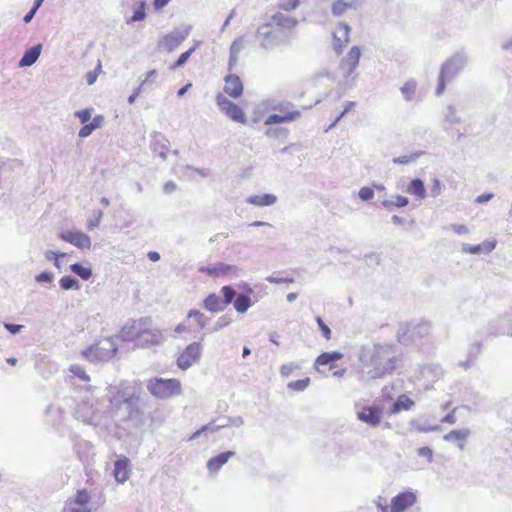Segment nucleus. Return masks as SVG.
I'll return each mask as SVG.
<instances>
[{
  "instance_id": "5fc2aeb1",
  "label": "nucleus",
  "mask_w": 512,
  "mask_h": 512,
  "mask_svg": "<svg viewBox=\"0 0 512 512\" xmlns=\"http://www.w3.org/2000/svg\"><path fill=\"white\" fill-rule=\"evenodd\" d=\"M420 154L421 153H414L411 155L399 156V157L394 158L393 162L396 164H408L410 162L415 161L419 157Z\"/></svg>"
},
{
  "instance_id": "b1692460",
  "label": "nucleus",
  "mask_w": 512,
  "mask_h": 512,
  "mask_svg": "<svg viewBox=\"0 0 512 512\" xmlns=\"http://www.w3.org/2000/svg\"><path fill=\"white\" fill-rule=\"evenodd\" d=\"M235 456L234 451L222 452L219 455L212 457L207 462V468L211 473H217L220 468L228 462V460Z\"/></svg>"
},
{
  "instance_id": "de8ad7c7",
  "label": "nucleus",
  "mask_w": 512,
  "mask_h": 512,
  "mask_svg": "<svg viewBox=\"0 0 512 512\" xmlns=\"http://www.w3.org/2000/svg\"><path fill=\"white\" fill-rule=\"evenodd\" d=\"M35 281L43 285H51L54 282V274L49 271H44L35 276Z\"/></svg>"
},
{
  "instance_id": "680f3d73",
  "label": "nucleus",
  "mask_w": 512,
  "mask_h": 512,
  "mask_svg": "<svg viewBox=\"0 0 512 512\" xmlns=\"http://www.w3.org/2000/svg\"><path fill=\"white\" fill-rule=\"evenodd\" d=\"M316 322L319 326V329L321 330L323 336L329 340L331 338V330L330 328L323 322L321 317L316 318Z\"/></svg>"
},
{
  "instance_id": "2eb2a0df",
  "label": "nucleus",
  "mask_w": 512,
  "mask_h": 512,
  "mask_svg": "<svg viewBox=\"0 0 512 512\" xmlns=\"http://www.w3.org/2000/svg\"><path fill=\"white\" fill-rule=\"evenodd\" d=\"M269 21L284 34H286V31L293 30L299 23L297 18L285 15L280 11L274 13Z\"/></svg>"
},
{
  "instance_id": "09e8293b",
  "label": "nucleus",
  "mask_w": 512,
  "mask_h": 512,
  "mask_svg": "<svg viewBox=\"0 0 512 512\" xmlns=\"http://www.w3.org/2000/svg\"><path fill=\"white\" fill-rule=\"evenodd\" d=\"M301 366L295 362H290V363H287V364H283L281 367H280V375L282 377H288L292 374V372L294 370H297V369H300Z\"/></svg>"
},
{
  "instance_id": "1a4fd4ad",
  "label": "nucleus",
  "mask_w": 512,
  "mask_h": 512,
  "mask_svg": "<svg viewBox=\"0 0 512 512\" xmlns=\"http://www.w3.org/2000/svg\"><path fill=\"white\" fill-rule=\"evenodd\" d=\"M216 103L220 110L234 122L245 124L247 121L244 111L222 94L216 97Z\"/></svg>"
},
{
  "instance_id": "bb28decb",
  "label": "nucleus",
  "mask_w": 512,
  "mask_h": 512,
  "mask_svg": "<svg viewBox=\"0 0 512 512\" xmlns=\"http://www.w3.org/2000/svg\"><path fill=\"white\" fill-rule=\"evenodd\" d=\"M235 269H236V267H234L232 265L225 264V263H217L212 267L201 266L199 268V271L206 273L212 277H219L221 275H227L230 271L235 270Z\"/></svg>"
},
{
  "instance_id": "e433bc0d",
  "label": "nucleus",
  "mask_w": 512,
  "mask_h": 512,
  "mask_svg": "<svg viewBox=\"0 0 512 512\" xmlns=\"http://www.w3.org/2000/svg\"><path fill=\"white\" fill-rule=\"evenodd\" d=\"M417 83L414 80L407 81L401 88V94L406 101H412L416 94Z\"/></svg>"
},
{
  "instance_id": "aec40b11",
  "label": "nucleus",
  "mask_w": 512,
  "mask_h": 512,
  "mask_svg": "<svg viewBox=\"0 0 512 512\" xmlns=\"http://www.w3.org/2000/svg\"><path fill=\"white\" fill-rule=\"evenodd\" d=\"M362 4V0H336L331 5V13L340 17L349 10H356Z\"/></svg>"
},
{
  "instance_id": "052dcab7",
  "label": "nucleus",
  "mask_w": 512,
  "mask_h": 512,
  "mask_svg": "<svg viewBox=\"0 0 512 512\" xmlns=\"http://www.w3.org/2000/svg\"><path fill=\"white\" fill-rule=\"evenodd\" d=\"M359 197L363 201H368L374 197V191L370 187H362L359 190Z\"/></svg>"
},
{
  "instance_id": "37998d69",
  "label": "nucleus",
  "mask_w": 512,
  "mask_h": 512,
  "mask_svg": "<svg viewBox=\"0 0 512 512\" xmlns=\"http://www.w3.org/2000/svg\"><path fill=\"white\" fill-rule=\"evenodd\" d=\"M293 104L291 102L283 101V102H271L270 108L272 110H276L281 112L282 114H286L288 111H294Z\"/></svg>"
},
{
  "instance_id": "4c0bfd02",
  "label": "nucleus",
  "mask_w": 512,
  "mask_h": 512,
  "mask_svg": "<svg viewBox=\"0 0 512 512\" xmlns=\"http://www.w3.org/2000/svg\"><path fill=\"white\" fill-rule=\"evenodd\" d=\"M59 285H60L61 289L65 290V291L79 290L81 288V285L78 282V280L69 275L63 276L59 280Z\"/></svg>"
},
{
  "instance_id": "423d86ee",
  "label": "nucleus",
  "mask_w": 512,
  "mask_h": 512,
  "mask_svg": "<svg viewBox=\"0 0 512 512\" xmlns=\"http://www.w3.org/2000/svg\"><path fill=\"white\" fill-rule=\"evenodd\" d=\"M256 36L260 40V47L264 50L273 49L289 42L288 36L276 29L270 21L257 28Z\"/></svg>"
},
{
  "instance_id": "a878e982",
  "label": "nucleus",
  "mask_w": 512,
  "mask_h": 512,
  "mask_svg": "<svg viewBox=\"0 0 512 512\" xmlns=\"http://www.w3.org/2000/svg\"><path fill=\"white\" fill-rule=\"evenodd\" d=\"M42 50V44H37L24 52V55L20 59L19 67L32 66L39 58Z\"/></svg>"
},
{
  "instance_id": "9d476101",
  "label": "nucleus",
  "mask_w": 512,
  "mask_h": 512,
  "mask_svg": "<svg viewBox=\"0 0 512 512\" xmlns=\"http://www.w3.org/2000/svg\"><path fill=\"white\" fill-rule=\"evenodd\" d=\"M202 352L201 344L193 342L189 344L185 350L177 358V365L180 369L186 370L200 359Z\"/></svg>"
},
{
  "instance_id": "864d4df0",
  "label": "nucleus",
  "mask_w": 512,
  "mask_h": 512,
  "mask_svg": "<svg viewBox=\"0 0 512 512\" xmlns=\"http://www.w3.org/2000/svg\"><path fill=\"white\" fill-rule=\"evenodd\" d=\"M69 370L74 376H77L78 378H80L83 381L90 380V378L87 375V373L85 372V370L79 365H76V364L71 365Z\"/></svg>"
},
{
  "instance_id": "dca6fc26",
  "label": "nucleus",
  "mask_w": 512,
  "mask_h": 512,
  "mask_svg": "<svg viewBox=\"0 0 512 512\" xmlns=\"http://www.w3.org/2000/svg\"><path fill=\"white\" fill-rule=\"evenodd\" d=\"M189 35V29L185 31L174 30L164 36L159 45L162 49L171 52L175 50Z\"/></svg>"
},
{
  "instance_id": "13d9d810",
  "label": "nucleus",
  "mask_w": 512,
  "mask_h": 512,
  "mask_svg": "<svg viewBox=\"0 0 512 512\" xmlns=\"http://www.w3.org/2000/svg\"><path fill=\"white\" fill-rule=\"evenodd\" d=\"M62 512H91V509L85 505H74L69 503Z\"/></svg>"
},
{
  "instance_id": "c9c22d12",
  "label": "nucleus",
  "mask_w": 512,
  "mask_h": 512,
  "mask_svg": "<svg viewBox=\"0 0 512 512\" xmlns=\"http://www.w3.org/2000/svg\"><path fill=\"white\" fill-rule=\"evenodd\" d=\"M70 270L83 280H88L92 276V269L89 266H84L81 263H74L70 265Z\"/></svg>"
},
{
  "instance_id": "7c9ffc66",
  "label": "nucleus",
  "mask_w": 512,
  "mask_h": 512,
  "mask_svg": "<svg viewBox=\"0 0 512 512\" xmlns=\"http://www.w3.org/2000/svg\"><path fill=\"white\" fill-rule=\"evenodd\" d=\"M406 191L408 194L414 195L419 199H424L427 194L425 185L423 181L419 178L411 180Z\"/></svg>"
},
{
  "instance_id": "6ab92c4d",
  "label": "nucleus",
  "mask_w": 512,
  "mask_h": 512,
  "mask_svg": "<svg viewBox=\"0 0 512 512\" xmlns=\"http://www.w3.org/2000/svg\"><path fill=\"white\" fill-rule=\"evenodd\" d=\"M76 417L89 425L97 426L99 424V417L95 409L87 403L78 406L76 409Z\"/></svg>"
},
{
  "instance_id": "49530a36",
  "label": "nucleus",
  "mask_w": 512,
  "mask_h": 512,
  "mask_svg": "<svg viewBox=\"0 0 512 512\" xmlns=\"http://www.w3.org/2000/svg\"><path fill=\"white\" fill-rule=\"evenodd\" d=\"M196 47H197V44L195 46H193L192 48H190L189 50H187L186 52L182 53L178 57L177 61L173 64L172 69H177V68L184 66L185 63L188 61L189 57L191 56V54L195 51Z\"/></svg>"
},
{
  "instance_id": "79ce46f5",
  "label": "nucleus",
  "mask_w": 512,
  "mask_h": 512,
  "mask_svg": "<svg viewBox=\"0 0 512 512\" xmlns=\"http://www.w3.org/2000/svg\"><path fill=\"white\" fill-rule=\"evenodd\" d=\"M300 5V0H279L277 7L280 10L291 12L296 10Z\"/></svg>"
},
{
  "instance_id": "72a5a7b5",
  "label": "nucleus",
  "mask_w": 512,
  "mask_h": 512,
  "mask_svg": "<svg viewBox=\"0 0 512 512\" xmlns=\"http://www.w3.org/2000/svg\"><path fill=\"white\" fill-rule=\"evenodd\" d=\"M431 329V324L429 322H421L412 327L409 332L411 333V337L414 338H423L426 337Z\"/></svg>"
},
{
  "instance_id": "412c9836",
  "label": "nucleus",
  "mask_w": 512,
  "mask_h": 512,
  "mask_svg": "<svg viewBox=\"0 0 512 512\" xmlns=\"http://www.w3.org/2000/svg\"><path fill=\"white\" fill-rule=\"evenodd\" d=\"M224 92L233 98H239L243 93V85L237 75H227L225 77Z\"/></svg>"
},
{
  "instance_id": "f3484780",
  "label": "nucleus",
  "mask_w": 512,
  "mask_h": 512,
  "mask_svg": "<svg viewBox=\"0 0 512 512\" xmlns=\"http://www.w3.org/2000/svg\"><path fill=\"white\" fill-rule=\"evenodd\" d=\"M416 502V495L413 492H401L391 501V512H404Z\"/></svg>"
},
{
  "instance_id": "3c124183",
  "label": "nucleus",
  "mask_w": 512,
  "mask_h": 512,
  "mask_svg": "<svg viewBox=\"0 0 512 512\" xmlns=\"http://www.w3.org/2000/svg\"><path fill=\"white\" fill-rule=\"evenodd\" d=\"M288 131L284 128H268L265 132L269 138H286Z\"/></svg>"
},
{
  "instance_id": "a18cd8bd",
  "label": "nucleus",
  "mask_w": 512,
  "mask_h": 512,
  "mask_svg": "<svg viewBox=\"0 0 512 512\" xmlns=\"http://www.w3.org/2000/svg\"><path fill=\"white\" fill-rule=\"evenodd\" d=\"M310 384V378H304L288 383V388L294 391H304Z\"/></svg>"
},
{
  "instance_id": "4468645a",
  "label": "nucleus",
  "mask_w": 512,
  "mask_h": 512,
  "mask_svg": "<svg viewBox=\"0 0 512 512\" xmlns=\"http://www.w3.org/2000/svg\"><path fill=\"white\" fill-rule=\"evenodd\" d=\"M350 26L345 22H340L333 32V49L337 55L342 53L343 48L349 42Z\"/></svg>"
},
{
  "instance_id": "338daca9",
  "label": "nucleus",
  "mask_w": 512,
  "mask_h": 512,
  "mask_svg": "<svg viewBox=\"0 0 512 512\" xmlns=\"http://www.w3.org/2000/svg\"><path fill=\"white\" fill-rule=\"evenodd\" d=\"M356 105L355 102L353 101H348L345 103V108L344 110L340 113V115L334 120V122L330 125V128L334 127L339 121L340 119L348 112L350 111L354 106Z\"/></svg>"
},
{
  "instance_id": "ddd939ff",
  "label": "nucleus",
  "mask_w": 512,
  "mask_h": 512,
  "mask_svg": "<svg viewBox=\"0 0 512 512\" xmlns=\"http://www.w3.org/2000/svg\"><path fill=\"white\" fill-rule=\"evenodd\" d=\"M383 411L378 406H365L357 412V418L372 427H377L382 421Z\"/></svg>"
},
{
  "instance_id": "6e6552de",
  "label": "nucleus",
  "mask_w": 512,
  "mask_h": 512,
  "mask_svg": "<svg viewBox=\"0 0 512 512\" xmlns=\"http://www.w3.org/2000/svg\"><path fill=\"white\" fill-rule=\"evenodd\" d=\"M151 319L143 317L138 320H129L121 329L118 335L114 336L115 341L120 339L124 342H130L140 338L143 333V327L149 326Z\"/></svg>"
},
{
  "instance_id": "bf43d9fd",
  "label": "nucleus",
  "mask_w": 512,
  "mask_h": 512,
  "mask_svg": "<svg viewBox=\"0 0 512 512\" xmlns=\"http://www.w3.org/2000/svg\"><path fill=\"white\" fill-rule=\"evenodd\" d=\"M230 323H231V318L227 315H224L216 321L213 331H219L222 328L228 326Z\"/></svg>"
},
{
  "instance_id": "c85d7f7f",
  "label": "nucleus",
  "mask_w": 512,
  "mask_h": 512,
  "mask_svg": "<svg viewBox=\"0 0 512 512\" xmlns=\"http://www.w3.org/2000/svg\"><path fill=\"white\" fill-rule=\"evenodd\" d=\"M495 248V244L492 242H483L481 244L470 245L463 244L462 251L469 254H488Z\"/></svg>"
},
{
  "instance_id": "8fccbe9b",
  "label": "nucleus",
  "mask_w": 512,
  "mask_h": 512,
  "mask_svg": "<svg viewBox=\"0 0 512 512\" xmlns=\"http://www.w3.org/2000/svg\"><path fill=\"white\" fill-rule=\"evenodd\" d=\"M482 349V343L481 342H475L470 345L467 353V357L469 358V361H475L480 354Z\"/></svg>"
},
{
  "instance_id": "6e6d98bb",
  "label": "nucleus",
  "mask_w": 512,
  "mask_h": 512,
  "mask_svg": "<svg viewBox=\"0 0 512 512\" xmlns=\"http://www.w3.org/2000/svg\"><path fill=\"white\" fill-rule=\"evenodd\" d=\"M443 188V183L438 178H434L430 189L431 196L438 197L442 193Z\"/></svg>"
},
{
  "instance_id": "0e129e2a",
  "label": "nucleus",
  "mask_w": 512,
  "mask_h": 512,
  "mask_svg": "<svg viewBox=\"0 0 512 512\" xmlns=\"http://www.w3.org/2000/svg\"><path fill=\"white\" fill-rule=\"evenodd\" d=\"M75 116L80 120L82 124H85L90 120L91 112L88 109L78 110L75 112Z\"/></svg>"
},
{
  "instance_id": "c756f323",
  "label": "nucleus",
  "mask_w": 512,
  "mask_h": 512,
  "mask_svg": "<svg viewBox=\"0 0 512 512\" xmlns=\"http://www.w3.org/2000/svg\"><path fill=\"white\" fill-rule=\"evenodd\" d=\"M243 48H244L243 38H238L235 41H233V43L231 44L229 63H228V69L230 71H232L234 66L237 64L238 56Z\"/></svg>"
},
{
  "instance_id": "5701e85b",
  "label": "nucleus",
  "mask_w": 512,
  "mask_h": 512,
  "mask_svg": "<svg viewBox=\"0 0 512 512\" xmlns=\"http://www.w3.org/2000/svg\"><path fill=\"white\" fill-rule=\"evenodd\" d=\"M299 110L288 111L286 114H271L265 119V125H274L281 123H290L300 118Z\"/></svg>"
},
{
  "instance_id": "7ed1b4c3",
  "label": "nucleus",
  "mask_w": 512,
  "mask_h": 512,
  "mask_svg": "<svg viewBox=\"0 0 512 512\" xmlns=\"http://www.w3.org/2000/svg\"><path fill=\"white\" fill-rule=\"evenodd\" d=\"M469 56L465 50H459L451 55L440 68L438 84L436 87V95L440 96L447 82L452 81L467 65Z\"/></svg>"
},
{
  "instance_id": "c03bdc74",
  "label": "nucleus",
  "mask_w": 512,
  "mask_h": 512,
  "mask_svg": "<svg viewBox=\"0 0 512 512\" xmlns=\"http://www.w3.org/2000/svg\"><path fill=\"white\" fill-rule=\"evenodd\" d=\"M187 317L188 318H195V320L197 321L200 329L204 328L206 326V324H207V321H208V318L203 313H201L199 310H196V309L190 310L188 312Z\"/></svg>"
},
{
  "instance_id": "cd10ccee",
  "label": "nucleus",
  "mask_w": 512,
  "mask_h": 512,
  "mask_svg": "<svg viewBox=\"0 0 512 512\" xmlns=\"http://www.w3.org/2000/svg\"><path fill=\"white\" fill-rule=\"evenodd\" d=\"M248 204L264 207L271 206L277 202V197L274 194L251 195L246 199Z\"/></svg>"
},
{
  "instance_id": "2f4dec72",
  "label": "nucleus",
  "mask_w": 512,
  "mask_h": 512,
  "mask_svg": "<svg viewBox=\"0 0 512 512\" xmlns=\"http://www.w3.org/2000/svg\"><path fill=\"white\" fill-rule=\"evenodd\" d=\"M409 200L407 197L402 195H393L390 200H383L381 206L391 210L392 207L402 208L407 206Z\"/></svg>"
},
{
  "instance_id": "ea45409f",
  "label": "nucleus",
  "mask_w": 512,
  "mask_h": 512,
  "mask_svg": "<svg viewBox=\"0 0 512 512\" xmlns=\"http://www.w3.org/2000/svg\"><path fill=\"white\" fill-rule=\"evenodd\" d=\"M91 497L86 489L77 490L74 501L72 502L74 505H85L88 506Z\"/></svg>"
},
{
  "instance_id": "f03ea898",
  "label": "nucleus",
  "mask_w": 512,
  "mask_h": 512,
  "mask_svg": "<svg viewBox=\"0 0 512 512\" xmlns=\"http://www.w3.org/2000/svg\"><path fill=\"white\" fill-rule=\"evenodd\" d=\"M111 411L119 421H129L133 426L142 423V413L139 409V398L118 391L110 399Z\"/></svg>"
},
{
  "instance_id": "4be33fe9",
  "label": "nucleus",
  "mask_w": 512,
  "mask_h": 512,
  "mask_svg": "<svg viewBox=\"0 0 512 512\" xmlns=\"http://www.w3.org/2000/svg\"><path fill=\"white\" fill-rule=\"evenodd\" d=\"M129 459L127 457L119 458L114 463L113 474L117 483L123 484L126 482L130 475Z\"/></svg>"
},
{
  "instance_id": "774afa93",
  "label": "nucleus",
  "mask_w": 512,
  "mask_h": 512,
  "mask_svg": "<svg viewBox=\"0 0 512 512\" xmlns=\"http://www.w3.org/2000/svg\"><path fill=\"white\" fill-rule=\"evenodd\" d=\"M157 76H158L157 70L149 71L146 74L145 79L140 83L141 87H145L146 85L151 84Z\"/></svg>"
},
{
  "instance_id": "a211bd4d",
  "label": "nucleus",
  "mask_w": 512,
  "mask_h": 512,
  "mask_svg": "<svg viewBox=\"0 0 512 512\" xmlns=\"http://www.w3.org/2000/svg\"><path fill=\"white\" fill-rule=\"evenodd\" d=\"M163 335L160 330H150L148 326L143 327V333H141L139 340V345L142 347H148L151 345H159L163 342Z\"/></svg>"
},
{
  "instance_id": "20e7f679",
  "label": "nucleus",
  "mask_w": 512,
  "mask_h": 512,
  "mask_svg": "<svg viewBox=\"0 0 512 512\" xmlns=\"http://www.w3.org/2000/svg\"><path fill=\"white\" fill-rule=\"evenodd\" d=\"M117 350L115 338L108 337L83 350L82 356L92 363L106 362L116 354Z\"/></svg>"
},
{
  "instance_id": "393cba45",
  "label": "nucleus",
  "mask_w": 512,
  "mask_h": 512,
  "mask_svg": "<svg viewBox=\"0 0 512 512\" xmlns=\"http://www.w3.org/2000/svg\"><path fill=\"white\" fill-rule=\"evenodd\" d=\"M470 436V430L460 429V430H451L449 433L445 434L443 436V440L446 442H457V445L460 450L464 449V442L468 439Z\"/></svg>"
},
{
  "instance_id": "69168bd1",
  "label": "nucleus",
  "mask_w": 512,
  "mask_h": 512,
  "mask_svg": "<svg viewBox=\"0 0 512 512\" xmlns=\"http://www.w3.org/2000/svg\"><path fill=\"white\" fill-rule=\"evenodd\" d=\"M266 280L268 282L274 283V284L293 283L294 282L293 278H284V277H278V276H275V275H270V276L266 277Z\"/></svg>"
},
{
  "instance_id": "9b49d317",
  "label": "nucleus",
  "mask_w": 512,
  "mask_h": 512,
  "mask_svg": "<svg viewBox=\"0 0 512 512\" xmlns=\"http://www.w3.org/2000/svg\"><path fill=\"white\" fill-rule=\"evenodd\" d=\"M59 237L79 249H89L91 246L90 237L78 230H63L60 232Z\"/></svg>"
},
{
  "instance_id": "f257e3e1",
  "label": "nucleus",
  "mask_w": 512,
  "mask_h": 512,
  "mask_svg": "<svg viewBox=\"0 0 512 512\" xmlns=\"http://www.w3.org/2000/svg\"><path fill=\"white\" fill-rule=\"evenodd\" d=\"M397 346L391 344H375L371 350H363L360 361L367 369L369 378H381L391 374L399 360Z\"/></svg>"
},
{
  "instance_id": "58836bf2",
  "label": "nucleus",
  "mask_w": 512,
  "mask_h": 512,
  "mask_svg": "<svg viewBox=\"0 0 512 512\" xmlns=\"http://www.w3.org/2000/svg\"><path fill=\"white\" fill-rule=\"evenodd\" d=\"M146 17V2L140 1L136 4L133 10V15L127 21V23L142 21Z\"/></svg>"
},
{
  "instance_id": "f704fd0d",
  "label": "nucleus",
  "mask_w": 512,
  "mask_h": 512,
  "mask_svg": "<svg viewBox=\"0 0 512 512\" xmlns=\"http://www.w3.org/2000/svg\"><path fill=\"white\" fill-rule=\"evenodd\" d=\"M414 406V401L406 395H401L393 404V412L399 413L402 410H410Z\"/></svg>"
},
{
  "instance_id": "603ef678",
  "label": "nucleus",
  "mask_w": 512,
  "mask_h": 512,
  "mask_svg": "<svg viewBox=\"0 0 512 512\" xmlns=\"http://www.w3.org/2000/svg\"><path fill=\"white\" fill-rule=\"evenodd\" d=\"M101 69H102V65H101V61L99 60L95 69L93 71H89L86 74V81H87L88 85H93L96 82Z\"/></svg>"
},
{
  "instance_id": "a19ab883",
  "label": "nucleus",
  "mask_w": 512,
  "mask_h": 512,
  "mask_svg": "<svg viewBox=\"0 0 512 512\" xmlns=\"http://www.w3.org/2000/svg\"><path fill=\"white\" fill-rule=\"evenodd\" d=\"M445 121L450 124H460L462 122V119L457 115L455 106H447L445 113Z\"/></svg>"
},
{
  "instance_id": "e2e57ef3",
  "label": "nucleus",
  "mask_w": 512,
  "mask_h": 512,
  "mask_svg": "<svg viewBox=\"0 0 512 512\" xmlns=\"http://www.w3.org/2000/svg\"><path fill=\"white\" fill-rule=\"evenodd\" d=\"M417 454L421 457H425L428 463H431L433 461V451L429 447H421L417 449Z\"/></svg>"
},
{
  "instance_id": "f8f14e48",
  "label": "nucleus",
  "mask_w": 512,
  "mask_h": 512,
  "mask_svg": "<svg viewBox=\"0 0 512 512\" xmlns=\"http://www.w3.org/2000/svg\"><path fill=\"white\" fill-rule=\"evenodd\" d=\"M361 51L358 46H353L347 55L342 59L340 68L343 76L348 79L359 65Z\"/></svg>"
},
{
  "instance_id": "0eeeda50",
  "label": "nucleus",
  "mask_w": 512,
  "mask_h": 512,
  "mask_svg": "<svg viewBox=\"0 0 512 512\" xmlns=\"http://www.w3.org/2000/svg\"><path fill=\"white\" fill-rule=\"evenodd\" d=\"M221 296L214 293L209 294L204 300V307L211 312H221L231 304L235 298L236 292L231 286H224L221 289Z\"/></svg>"
},
{
  "instance_id": "39448f33",
  "label": "nucleus",
  "mask_w": 512,
  "mask_h": 512,
  "mask_svg": "<svg viewBox=\"0 0 512 512\" xmlns=\"http://www.w3.org/2000/svg\"><path fill=\"white\" fill-rule=\"evenodd\" d=\"M147 390L156 398L167 399L180 395L181 382L178 379L153 378L147 383Z\"/></svg>"
},
{
  "instance_id": "473e14b6",
  "label": "nucleus",
  "mask_w": 512,
  "mask_h": 512,
  "mask_svg": "<svg viewBox=\"0 0 512 512\" xmlns=\"http://www.w3.org/2000/svg\"><path fill=\"white\" fill-rule=\"evenodd\" d=\"M234 308L238 313H245L251 307V299L246 294L235 295Z\"/></svg>"
},
{
  "instance_id": "4d7b16f0",
  "label": "nucleus",
  "mask_w": 512,
  "mask_h": 512,
  "mask_svg": "<svg viewBox=\"0 0 512 512\" xmlns=\"http://www.w3.org/2000/svg\"><path fill=\"white\" fill-rule=\"evenodd\" d=\"M318 365H330L331 369L334 367V363L330 359L328 352H324L317 357V359L315 361V366H318Z\"/></svg>"
}]
</instances>
